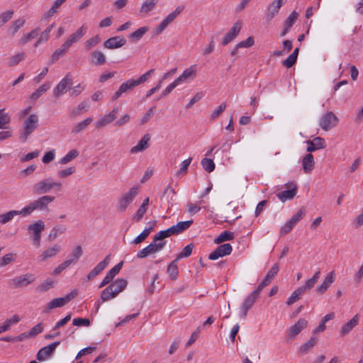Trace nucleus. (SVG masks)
<instances>
[{
	"instance_id": "49530a36",
	"label": "nucleus",
	"mask_w": 363,
	"mask_h": 363,
	"mask_svg": "<svg viewBox=\"0 0 363 363\" xmlns=\"http://www.w3.org/2000/svg\"><path fill=\"white\" fill-rule=\"evenodd\" d=\"M26 57V54L23 52H18L16 55L10 57L8 59V66L13 67L17 65L19 62L23 61Z\"/></svg>"
},
{
	"instance_id": "cd10ccee",
	"label": "nucleus",
	"mask_w": 363,
	"mask_h": 363,
	"mask_svg": "<svg viewBox=\"0 0 363 363\" xmlns=\"http://www.w3.org/2000/svg\"><path fill=\"white\" fill-rule=\"evenodd\" d=\"M150 140V135L145 134L138 143L130 149V153L134 154L146 150L149 147L148 142Z\"/></svg>"
},
{
	"instance_id": "3c124183",
	"label": "nucleus",
	"mask_w": 363,
	"mask_h": 363,
	"mask_svg": "<svg viewBox=\"0 0 363 363\" xmlns=\"http://www.w3.org/2000/svg\"><path fill=\"white\" fill-rule=\"evenodd\" d=\"M66 230V228L63 225L54 227L50 232L48 239L50 241L55 240L59 235L62 234Z\"/></svg>"
},
{
	"instance_id": "4c0bfd02",
	"label": "nucleus",
	"mask_w": 363,
	"mask_h": 363,
	"mask_svg": "<svg viewBox=\"0 0 363 363\" xmlns=\"http://www.w3.org/2000/svg\"><path fill=\"white\" fill-rule=\"evenodd\" d=\"M93 118L91 117L86 118L84 121L78 123L72 130V133L78 134L83 131L86 127L91 123Z\"/></svg>"
},
{
	"instance_id": "5fc2aeb1",
	"label": "nucleus",
	"mask_w": 363,
	"mask_h": 363,
	"mask_svg": "<svg viewBox=\"0 0 363 363\" xmlns=\"http://www.w3.org/2000/svg\"><path fill=\"white\" fill-rule=\"evenodd\" d=\"M303 294L299 288H297L292 294L288 298L286 303L288 306H291L296 301L300 299L301 296Z\"/></svg>"
},
{
	"instance_id": "e2e57ef3",
	"label": "nucleus",
	"mask_w": 363,
	"mask_h": 363,
	"mask_svg": "<svg viewBox=\"0 0 363 363\" xmlns=\"http://www.w3.org/2000/svg\"><path fill=\"white\" fill-rule=\"evenodd\" d=\"M54 286V281L51 279H47L42 282L38 286V289L39 291L44 292Z\"/></svg>"
},
{
	"instance_id": "69168bd1",
	"label": "nucleus",
	"mask_w": 363,
	"mask_h": 363,
	"mask_svg": "<svg viewBox=\"0 0 363 363\" xmlns=\"http://www.w3.org/2000/svg\"><path fill=\"white\" fill-rule=\"evenodd\" d=\"M13 14V11L11 10L7 11L0 14V27L7 23Z\"/></svg>"
},
{
	"instance_id": "473e14b6",
	"label": "nucleus",
	"mask_w": 363,
	"mask_h": 363,
	"mask_svg": "<svg viewBox=\"0 0 363 363\" xmlns=\"http://www.w3.org/2000/svg\"><path fill=\"white\" fill-rule=\"evenodd\" d=\"M69 48L63 43L60 48L57 49L51 55L48 64L52 65L57 62L60 57H63L66 52L69 50Z\"/></svg>"
},
{
	"instance_id": "2f4dec72",
	"label": "nucleus",
	"mask_w": 363,
	"mask_h": 363,
	"mask_svg": "<svg viewBox=\"0 0 363 363\" xmlns=\"http://www.w3.org/2000/svg\"><path fill=\"white\" fill-rule=\"evenodd\" d=\"M159 0H145L142 4L139 12L142 15H147L152 11L158 4Z\"/></svg>"
},
{
	"instance_id": "b1692460",
	"label": "nucleus",
	"mask_w": 363,
	"mask_h": 363,
	"mask_svg": "<svg viewBox=\"0 0 363 363\" xmlns=\"http://www.w3.org/2000/svg\"><path fill=\"white\" fill-rule=\"evenodd\" d=\"M257 298H258L252 293L245 298L241 306L240 317L242 318H245L248 311L252 307Z\"/></svg>"
},
{
	"instance_id": "aec40b11",
	"label": "nucleus",
	"mask_w": 363,
	"mask_h": 363,
	"mask_svg": "<svg viewBox=\"0 0 363 363\" xmlns=\"http://www.w3.org/2000/svg\"><path fill=\"white\" fill-rule=\"evenodd\" d=\"M308 325V321L305 318H300L288 330V336L290 338L296 337Z\"/></svg>"
},
{
	"instance_id": "6e6552de",
	"label": "nucleus",
	"mask_w": 363,
	"mask_h": 363,
	"mask_svg": "<svg viewBox=\"0 0 363 363\" xmlns=\"http://www.w3.org/2000/svg\"><path fill=\"white\" fill-rule=\"evenodd\" d=\"M184 6L180 5L178 6L175 10L168 14L160 23V25L155 28V34L162 33L164 30L174 21V19L184 10Z\"/></svg>"
},
{
	"instance_id": "39448f33",
	"label": "nucleus",
	"mask_w": 363,
	"mask_h": 363,
	"mask_svg": "<svg viewBox=\"0 0 363 363\" xmlns=\"http://www.w3.org/2000/svg\"><path fill=\"white\" fill-rule=\"evenodd\" d=\"M165 245V241L159 242L158 240H155V238L153 237L152 242L150 245H148L147 247L138 252L137 257L143 259L147 256L154 255L161 251L164 248Z\"/></svg>"
},
{
	"instance_id": "9b49d317",
	"label": "nucleus",
	"mask_w": 363,
	"mask_h": 363,
	"mask_svg": "<svg viewBox=\"0 0 363 363\" xmlns=\"http://www.w3.org/2000/svg\"><path fill=\"white\" fill-rule=\"evenodd\" d=\"M72 85V78L70 77V74L68 73L67 75L57 84L56 87L53 90V94L56 98L66 93L68 89H71Z\"/></svg>"
},
{
	"instance_id": "603ef678",
	"label": "nucleus",
	"mask_w": 363,
	"mask_h": 363,
	"mask_svg": "<svg viewBox=\"0 0 363 363\" xmlns=\"http://www.w3.org/2000/svg\"><path fill=\"white\" fill-rule=\"evenodd\" d=\"M16 255L13 252L6 254L0 259V267H4L9 264L10 263L14 262L16 259Z\"/></svg>"
},
{
	"instance_id": "052dcab7",
	"label": "nucleus",
	"mask_w": 363,
	"mask_h": 363,
	"mask_svg": "<svg viewBox=\"0 0 363 363\" xmlns=\"http://www.w3.org/2000/svg\"><path fill=\"white\" fill-rule=\"evenodd\" d=\"M116 297L115 295H113V292L111 291V288L107 286L106 289H104L101 294V299L102 302L107 301L110 299H112L113 298Z\"/></svg>"
},
{
	"instance_id": "79ce46f5",
	"label": "nucleus",
	"mask_w": 363,
	"mask_h": 363,
	"mask_svg": "<svg viewBox=\"0 0 363 363\" xmlns=\"http://www.w3.org/2000/svg\"><path fill=\"white\" fill-rule=\"evenodd\" d=\"M25 20L18 18L14 21L8 29V33L13 36L18 30L25 24Z\"/></svg>"
},
{
	"instance_id": "6e6d98bb",
	"label": "nucleus",
	"mask_w": 363,
	"mask_h": 363,
	"mask_svg": "<svg viewBox=\"0 0 363 363\" xmlns=\"http://www.w3.org/2000/svg\"><path fill=\"white\" fill-rule=\"evenodd\" d=\"M296 221H295L294 219L291 218L289 221H287L281 228L280 230V233L281 235H286L288 234L291 230L293 229V228L297 224Z\"/></svg>"
},
{
	"instance_id": "f257e3e1",
	"label": "nucleus",
	"mask_w": 363,
	"mask_h": 363,
	"mask_svg": "<svg viewBox=\"0 0 363 363\" xmlns=\"http://www.w3.org/2000/svg\"><path fill=\"white\" fill-rule=\"evenodd\" d=\"M54 200V196L48 195L42 196L23 207L21 213H23V216H27L35 211L48 212L50 211L49 204Z\"/></svg>"
},
{
	"instance_id": "ea45409f",
	"label": "nucleus",
	"mask_w": 363,
	"mask_h": 363,
	"mask_svg": "<svg viewBox=\"0 0 363 363\" xmlns=\"http://www.w3.org/2000/svg\"><path fill=\"white\" fill-rule=\"evenodd\" d=\"M316 343L317 338L315 337H311L299 347V352L302 354H306L315 345Z\"/></svg>"
},
{
	"instance_id": "a19ab883",
	"label": "nucleus",
	"mask_w": 363,
	"mask_h": 363,
	"mask_svg": "<svg viewBox=\"0 0 363 363\" xmlns=\"http://www.w3.org/2000/svg\"><path fill=\"white\" fill-rule=\"evenodd\" d=\"M177 261L178 260L175 259L167 267V272L172 280H175L177 278L179 274L178 267L177 264Z\"/></svg>"
},
{
	"instance_id": "0e129e2a",
	"label": "nucleus",
	"mask_w": 363,
	"mask_h": 363,
	"mask_svg": "<svg viewBox=\"0 0 363 363\" xmlns=\"http://www.w3.org/2000/svg\"><path fill=\"white\" fill-rule=\"evenodd\" d=\"M53 27L54 24H51L41 33L40 38L38 40V43H42L43 42L48 41V40L49 39L50 33L53 28Z\"/></svg>"
},
{
	"instance_id": "c9c22d12",
	"label": "nucleus",
	"mask_w": 363,
	"mask_h": 363,
	"mask_svg": "<svg viewBox=\"0 0 363 363\" xmlns=\"http://www.w3.org/2000/svg\"><path fill=\"white\" fill-rule=\"evenodd\" d=\"M89 60L95 65H102L106 62V57L101 51H94L90 54Z\"/></svg>"
},
{
	"instance_id": "72a5a7b5",
	"label": "nucleus",
	"mask_w": 363,
	"mask_h": 363,
	"mask_svg": "<svg viewBox=\"0 0 363 363\" xmlns=\"http://www.w3.org/2000/svg\"><path fill=\"white\" fill-rule=\"evenodd\" d=\"M61 250L59 245H55L45 250L40 256V261L43 262L48 258L55 257Z\"/></svg>"
},
{
	"instance_id": "2eb2a0df",
	"label": "nucleus",
	"mask_w": 363,
	"mask_h": 363,
	"mask_svg": "<svg viewBox=\"0 0 363 363\" xmlns=\"http://www.w3.org/2000/svg\"><path fill=\"white\" fill-rule=\"evenodd\" d=\"M51 191L50 179L47 178L35 183L32 187L33 194L35 195L45 194Z\"/></svg>"
},
{
	"instance_id": "ddd939ff",
	"label": "nucleus",
	"mask_w": 363,
	"mask_h": 363,
	"mask_svg": "<svg viewBox=\"0 0 363 363\" xmlns=\"http://www.w3.org/2000/svg\"><path fill=\"white\" fill-rule=\"evenodd\" d=\"M286 2V0H274L269 4L266 12L267 21L272 20L279 13L281 7Z\"/></svg>"
},
{
	"instance_id": "58836bf2",
	"label": "nucleus",
	"mask_w": 363,
	"mask_h": 363,
	"mask_svg": "<svg viewBox=\"0 0 363 363\" xmlns=\"http://www.w3.org/2000/svg\"><path fill=\"white\" fill-rule=\"evenodd\" d=\"M21 212H22V209L21 211L13 210V211L6 212V213L1 214L0 215V223H1V224L7 223L10 220H11L15 216H17V215L23 216V213H21Z\"/></svg>"
},
{
	"instance_id": "6ab92c4d",
	"label": "nucleus",
	"mask_w": 363,
	"mask_h": 363,
	"mask_svg": "<svg viewBox=\"0 0 363 363\" xmlns=\"http://www.w3.org/2000/svg\"><path fill=\"white\" fill-rule=\"evenodd\" d=\"M60 344V341L54 342L48 346L42 347L37 353L36 357L39 361H44L48 357L51 355L56 347Z\"/></svg>"
},
{
	"instance_id": "0eeeda50",
	"label": "nucleus",
	"mask_w": 363,
	"mask_h": 363,
	"mask_svg": "<svg viewBox=\"0 0 363 363\" xmlns=\"http://www.w3.org/2000/svg\"><path fill=\"white\" fill-rule=\"evenodd\" d=\"M35 281V277L31 273H26L13 277L10 280V286L13 289L23 288Z\"/></svg>"
},
{
	"instance_id": "5701e85b",
	"label": "nucleus",
	"mask_w": 363,
	"mask_h": 363,
	"mask_svg": "<svg viewBox=\"0 0 363 363\" xmlns=\"http://www.w3.org/2000/svg\"><path fill=\"white\" fill-rule=\"evenodd\" d=\"M86 28L84 25L77 30L69 35L67 40L64 43L69 48L75 43H77L86 33Z\"/></svg>"
},
{
	"instance_id": "7c9ffc66",
	"label": "nucleus",
	"mask_w": 363,
	"mask_h": 363,
	"mask_svg": "<svg viewBox=\"0 0 363 363\" xmlns=\"http://www.w3.org/2000/svg\"><path fill=\"white\" fill-rule=\"evenodd\" d=\"M334 281V272H330L324 279L323 283L316 288L317 293L324 294L330 284Z\"/></svg>"
},
{
	"instance_id": "37998d69",
	"label": "nucleus",
	"mask_w": 363,
	"mask_h": 363,
	"mask_svg": "<svg viewBox=\"0 0 363 363\" xmlns=\"http://www.w3.org/2000/svg\"><path fill=\"white\" fill-rule=\"evenodd\" d=\"M11 122L10 115L5 112L4 108L0 109V129H6Z\"/></svg>"
},
{
	"instance_id": "c03bdc74",
	"label": "nucleus",
	"mask_w": 363,
	"mask_h": 363,
	"mask_svg": "<svg viewBox=\"0 0 363 363\" xmlns=\"http://www.w3.org/2000/svg\"><path fill=\"white\" fill-rule=\"evenodd\" d=\"M66 0H55L52 6L45 13L44 18H49L57 13L58 9Z\"/></svg>"
},
{
	"instance_id": "a211bd4d",
	"label": "nucleus",
	"mask_w": 363,
	"mask_h": 363,
	"mask_svg": "<svg viewBox=\"0 0 363 363\" xmlns=\"http://www.w3.org/2000/svg\"><path fill=\"white\" fill-rule=\"evenodd\" d=\"M241 28L242 23L239 21L235 22L231 29L223 37L222 45L225 46L230 43L239 34Z\"/></svg>"
},
{
	"instance_id": "1a4fd4ad",
	"label": "nucleus",
	"mask_w": 363,
	"mask_h": 363,
	"mask_svg": "<svg viewBox=\"0 0 363 363\" xmlns=\"http://www.w3.org/2000/svg\"><path fill=\"white\" fill-rule=\"evenodd\" d=\"M138 191L139 186H133L127 193L124 194L118 201V209L120 211H125L138 195Z\"/></svg>"
},
{
	"instance_id": "8fccbe9b",
	"label": "nucleus",
	"mask_w": 363,
	"mask_h": 363,
	"mask_svg": "<svg viewBox=\"0 0 363 363\" xmlns=\"http://www.w3.org/2000/svg\"><path fill=\"white\" fill-rule=\"evenodd\" d=\"M148 27L144 26L138 28L135 32L130 33L129 35V38L133 40H140L143 35L148 31Z\"/></svg>"
},
{
	"instance_id": "412c9836",
	"label": "nucleus",
	"mask_w": 363,
	"mask_h": 363,
	"mask_svg": "<svg viewBox=\"0 0 363 363\" xmlns=\"http://www.w3.org/2000/svg\"><path fill=\"white\" fill-rule=\"evenodd\" d=\"M196 76V65L190 66L189 68L186 69L183 73L177 77L175 81L178 84H181L182 82H186L189 80H193Z\"/></svg>"
},
{
	"instance_id": "de8ad7c7",
	"label": "nucleus",
	"mask_w": 363,
	"mask_h": 363,
	"mask_svg": "<svg viewBox=\"0 0 363 363\" xmlns=\"http://www.w3.org/2000/svg\"><path fill=\"white\" fill-rule=\"evenodd\" d=\"M234 238V233L230 231L221 233L214 240L215 243L220 244L225 241L231 240Z\"/></svg>"
},
{
	"instance_id": "864d4df0",
	"label": "nucleus",
	"mask_w": 363,
	"mask_h": 363,
	"mask_svg": "<svg viewBox=\"0 0 363 363\" xmlns=\"http://www.w3.org/2000/svg\"><path fill=\"white\" fill-rule=\"evenodd\" d=\"M79 155V152L77 150H70L65 157L60 159V163L66 164L76 158Z\"/></svg>"
},
{
	"instance_id": "a18cd8bd",
	"label": "nucleus",
	"mask_w": 363,
	"mask_h": 363,
	"mask_svg": "<svg viewBox=\"0 0 363 363\" xmlns=\"http://www.w3.org/2000/svg\"><path fill=\"white\" fill-rule=\"evenodd\" d=\"M115 119L113 115H111L110 113L104 115L96 123V128L100 129L107 124L111 123Z\"/></svg>"
},
{
	"instance_id": "20e7f679",
	"label": "nucleus",
	"mask_w": 363,
	"mask_h": 363,
	"mask_svg": "<svg viewBox=\"0 0 363 363\" xmlns=\"http://www.w3.org/2000/svg\"><path fill=\"white\" fill-rule=\"evenodd\" d=\"M44 229L45 223L42 220H38L28 226V234L36 247H39L40 245L41 233Z\"/></svg>"
},
{
	"instance_id": "e433bc0d",
	"label": "nucleus",
	"mask_w": 363,
	"mask_h": 363,
	"mask_svg": "<svg viewBox=\"0 0 363 363\" xmlns=\"http://www.w3.org/2000/svg\"><path fill=\"white\" fill-rule=\"evenodd\" d=\"M155 224L156 221H152V225L149 228H145L132 241V244L138 245L143 242L148 237Z\"/></svg>"
},
{
	"instance_id": "09e8293b",
	"label": "nucleus",
	"mask_w": 363,
	"mask_h": 363,
	"mask_svg": "<svg viewBox=\"0 0 363 363\" xmlns=\"http://www.w3.org/2000/svg\"><path fill=\"white\" fill-rule=\"evenodd\" d=\"M193 223V220H186V221H180L177 223L175 225H174L175 228V231L177 233V235H179L182 233H183L184 230L188 229L191 224Z\"/></svg>"
},
{
	"instance_id": "f03ea898",
	"label": "nucleus",
	"mask_w": 363,
	"mask_h": 363,
	"mask_svg": "<svg viewBox=\"0 0 363 363\" xmlns=\"http://www.w3.org/2000/svg\"><path fill=\"white\" fill-rule=\"evenodd\" d=\"M155 72V69H151L145 74H142L138 79H128L125 82L122 83L119 86L118 89L116 91L114 95L113 96V100L115 101L118 99L123 94L129 92L134 89L135 87L139 86L140 84L145 82L149 77L152 76V74Z\"/></svg>"
},
{
	"instance_id": "13d9d810",
	"label": "nucleus",
	"mask_w": 363,
	"mask_h": 363,
	"mask_svg": "<svg viewBox=\"0 0 363 363\" xmlns=\"http://www.w3.org/2000/svg\"><path fill=\"white\" fill-rule=\"evenodd\" d=\"M193 248H194V245L192 243L187 245L183 249L182 252L177 255V258H176L177 260L189 257L191 255Z\"/></svg>"
},
{
	"instance_id": "423d86ee",
	"label": "nucleus",
	"mask_w": 363,
	"mask_h": 363,
	"mask_svg": "<svg viewBox=\"0 0 363 363\" xmlns=\"http://www.w3.org/2000/svg\"><path fill=\"white\" fill-rule=\"evenodd\" d=\"M77 292L76 290L72 291L70 293L67 294L65 297L56 298L50 301L45 308L44 309L45 313H49L50 310L62 307L68 303L71 300L76 297Z\"/></svg>"
},
{
	"instance_id": "c85d7f7f",
	"label": "nucleus",
	"mask_w": 363,
	"mask_h": 363,
	"mask_svg": "<svg viewBox=\"0 0 363 363\" xmlns=\"http://www.w3.org/2000/svg\"><path fill=\"white\" fill-rule=\"evenodd\" d=\"M89 108V102L84 100L72 110L69 114V117L71 118H75L77 116L86 112Z\"/></svg>"
},
{
	"instance_id": "338daca9",
	"label": "nucleus",
	"mask_w": 363,
	"mask_h": 363,
	"mask_svg": "<svg viewBox=\"0 0 363 363\" xmlns=\"http://www.w3.org/2000/svg\"><path fill=\"white\" fill-rule=\"evenodd\" d=\"M72 324L75 326L81 327V326H85L88 327L90 325V320L88 318H74L72 320Z\"/></svg>"
},
{
	"instance_id": "9d476101",
	"label": "nucleus",
	"mask_w": 363,
	"mask_h": 363,
	"mask_svg": "<svg viewBox=\"0 0 363 363\" xmlns=\"http://www.w3.org/2000/svg\"><path fill=\"white\" fill-rule=\"evenodd\" d=\"M338 122L339 119L337 116L332 111H329L322 116L319 125L323 130L328 131L335 127Z\"/></svg>"
},
{
	"instance_id": "f704fd0d",
	"label": "nucleus",
	"mask_w": 363,
	"mask_h": 363,
	"mask_svg": "<svg viewBox=\"0 0 363 363\" xmlns=\"http://www.w3.org/2000/svg\"><path fill=\"white\" fill-rule=\"evenodd\" d=\"M320 272L318 271L315 273V274L309 279L306 280L304 285L298 287L299 289L301 290V291L304 294L305 292L311 290L315 284L317 283L319 276H320Z\"/></svg>"
},
{
	"instance_id": "f3484780",
	"label": "nucleus",
	"mask_w": 363,
	"mask_h": 363,
	"mask_svg": "<svg viewBox=\"0 0 363 363\" xmlns=\"http://www.w3.org/2000/svg\"><path fill=\"white\" fill-rule=\"evenodd\" d=\"M123 264V261H121L116 265H115L112 269H111L107 272L101 282L99 284V288H102L106 285L110 284L113 281V278L119 273L120 270L122 268Z\"/></svg>"
},
{
	"instance_id": "bf43d9fd",
	"label": "nucleus",
	"mask_w": 363,
	"mask_h": 363,
	"mask_svg": "<svg viewBox=\"0 0 363 363\" xmlns=\"http://www.w3.org/2000/svg\"><path fill=\"white\" fill-rule=\"evenodd\" d=\"M38 35V29L35 28L31 30L30 33L25 35L20 40V43L22 45L26 44L29 40L34 39L35 37H37Z\"/></svg>"
},
{
	"instance_id": "4d7b16f0",
	"label": "nucleus",
	"mask_w": 363,
	"mask_h": 363,
	"mask_svg": "<svg viewBox=\"0 0 363 363\" xmlns=\"http://www.w3.org/2000/svg\"><path fill=\"white\" fill-rule=\"evenodd\" d=\"M203 168L208 172H212L215 169V163L211 159L203 158L201 160Z\"/></svg>"
},
{
	"instance_id": "dca6fc26",
	"label": "nucleus",
	"mask_w": 363,
	"mask_h": 363,
	"mask_svg": "<svg viewBox=\"0 0 363 363\" xmlns=\"http://www.w3.org/2000/svg\"><path fill=\"white\" fill-rule=\"evenodd\" d=\"M111 260V255H108L105 259L100 262L86 276V281H89L99 275L108 265Z\"/></svg>"
},
{
	"instance_id": "a878e982",
	"label": "nucleus",
	"mask_w": 363,
	"mask_h": 363,
	"mask_svg": "<svg viewBox=\"0 0 363 363\" xmlns=\"http://www.w3.org/2000/svg\"><path fill=\"white\" fill-rule=\"evenodd\" d=\"M128 281L125 279H117L115 280L111 284L108 286V287L111 288V291L113 295L116 296H118L119 293L123 291L127 286Z\"/></svg>"
},
{
	"instance_id": "680f3d73",
	"label": "nucleus",
	"mask_w": 363,
	"mask_h": 363,
	"mask_svg": "<svg viewBox=\"0 0 363 363\" xmlns=\"http://www.w3.org/2000/svg\"><path fill=\"white\" fill-rule=\"evenodd\" d=\"M101 42V38L99 35H95L85 43V48L86 50H90Z\"/></svg>"
},
{
	"instance_id": "bb28decb",
	"label": "nucleus",
	"mask_w": 363,
	"mask_h": 363,
	"mask_svg": "<svg viewBox=\"0 0 363 363\" xmlns=\"http://www.w3.org/2000/svg\"><path fill=\"white\" fill-rule=\"evenodd\" d=\"M302 167L305 173H311L315 167V161L313 155L311 153H308L302 159Z\"/></svg>"
},
{
	"instance_id": "c756f323",
	"label": "nucleus",
	"mask_w": 363,
	"mask_h": 363,
	"mask_svg": "<svg viewBox=\"0 0 363 363\" xmlns=\"http://www.w3.org/2000/svg\"><path fill=\"white\" fill-rule=\"evenodd\" d=\"M359 323V316L355 315L350 321L346 323L340 329V333L342 336L347 335Z\"/></svg>"
},
{
	"instance_id": "4be33fe9",
	"label": "nucleus",
	"mask_w": 363,
	"mask_h": 363,
	"mask_svg": "<svg viewBox=\"0 0 363 363\" xmlns=\"http://www.w3.org/2000/svg\"><path fill=\"white\" fill-rule=\"evenodd\" d=\"M126 43V40L123 36H115L108 38L104 42V47L108 49H116L121 48Z\"/></svg>"
},
{
	"instance_id": "774afa93",
	"label": "nucleus",
	"mask_w": 363,
	"mask_h": 363,
	"mask_svg": "<svg viewBox=\"0 0 363 363\" xmlns=\"http://www.w3.org/2000/svg\"><path fill=\"white\" fill-rule=\"evenodd\" d=\"M298 16V14L297 12L295 11H292L287 18L284 24L287 26L288 28H291L295 21L297 20Z\"/></svg>"
},
{
	"instance_id": "7ed1b4c3",
	"label": "nucleus",
	"mask_w": 363,
	"mask_h": 363,
	"mask_svg": "<svg viewBox=\"0 0 363 363\" xmlns=\"http://www.w3.org/2000/svg\"><path fill=\"white\" fill-rule=\"evenodd\" d=\"M38 122L39 118L35 113L30 114L24 121L23 130L20 135V139L22 142H26L29 135L37 129Z\"/></svg>"
},
{
	"instance_id": "393cba45",
	"label": "nucleus",
	"mask_w": 363,
	"mask_h": 363,
	"mask_svg": "<svg viewBox=\"0 0 363 363\" xmlns=\"http://www.w3.org/2000/svg\"><path fill=\"white\" fill-rule=\"evenodd\" d=\"M306 143L308 145L307 152L309 153L326 147L325 140L320 137H316L313 140H308Z\"/></svg>"
},
{
	"instance_id": "4468645a",
	"label": "nucleus",
	"mask_w": 363,
	"mask_h": 363,
	"mask_svg": "<svg viewBox=\"0 0 363 363\" xmlns=\"http://www.w3.org/2000/svg\"><path fill=\"white\" fill-rule=\"evenodd\" d=\"M286 186L288 188L287 190L277 194L278 199L282 202L294 199L297 194V186L296 184L290 182L286 184Z\"/></svg>"
},
{
	"instance_id": "f8f14e48",
	"label": "nucleus",
	"mask_w": 363,
	"mask_h": 363,
	"mask_svg": "<svg viewBox=\"0 0 363 363\" xmlns=\"http://www.w3.org/2000/svg\"><path fill=\"white\" fill-rule=\"evenodd\" d=\"M233 251V247L230 244L225 243L219 245L214 251L209 255V259L216 260L219 257H222L230 255Z\"/></svg>"
}]
</instances>
